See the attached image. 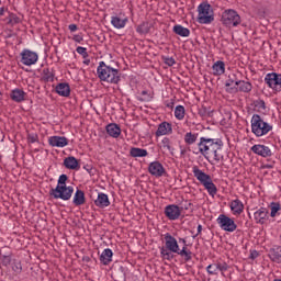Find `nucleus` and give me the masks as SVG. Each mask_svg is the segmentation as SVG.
<instances>
[{"mask_svg":"<svg viewBox=\"0 0 281 281\" xmlns=\"http://www.w3.org/2000/svg\"><path fill=\"white\" fill-rule=\"evenodd\" d=\"M232 85H234V79H228L226 87H232Z\"/></svg>","mask_w":281,"mask_h":281,"instance_id":"53","label":"nucleus"},{"mask_svg":"<svg viewBox=\"0 0 281 281\" xmlns=\"http://www.w3.org/2000/svg\"><path fill=\"white\" fill-rule=\"evenodd\" d=\"M72 41H75V43H81V42L85 41V38H83L82 35H80V34H75V35L72 36Z\"/></svg>","mask_w":281,"mask_h":281,"instance_id":"46","label":"nucleus"},{"mask_svg":"<svg viewBox=\"0 0 281 281\" xmlns=\"http://www.w3.org/2000/svg\"><path fill=\"white\" fill-rule=\"evenodd\" d=\"M216 223L223 232H228L229 234H233V232H236V229H238V225H236L234 218L225 214H220L216 218Z\"/></svg>","mask_w":281,"mask_h":281,"instance_id":"9","label":"nucleus"},{"mask_svg":"<svg viewBox=\"0 0 281 281\" xmlns=\"http://www.w3.org/2000/svg\"><path fill=\"white\" fill-rule=\"evenodd\" d=\"M192 172L193 177H195V179L201 183V186H203V188L206 190L210 196H216L218 188H216V184H214L212 176L205 173V171L201 170L199 166H193Z\"/></svg>","mask_w":281,"mask_h":281,"instance_id":"4","label":"nucleus"},{"mask_svg":"<svg viewBox=\"0 0 281 281\" xmlns=\"http://www.w3.org/2000/svg\"><path fill=\"white\" fill-rule=\"evenodd\" d=\"M29 139H30L31 144H35V142L37 139V136L36 135H30Z\"/></svg>","mask_w":281,"mask_h":281,"instance_id":"49","label":"nucleus"},{"mask_svg":"<svg viewBox=\"0 0 281 281\" xmlns=\"http://www.w3.org/2000/svg\"><path fill=\"white\" fill-rule=\"evenodd\" d=\"M11 269L15 273V276H19V273H21V271H23V266L21 265V261L13 260L11 263Z\"/></svg>","mask_w":281,"mask_h":281,"instance_id":"37","label":"nucleus"},{"mask_svg":"<svg viewBox=\"0 0 281 281\" xmlns=\"http://www.w3.org/2000/svg\"><path fill=\"white\" fill-rule=\"evenodd\" d=\"M142 93H143V95H146V91H143Z\"/></svg>","mask_w":281,"mask_h":281,"instance_id":"58","label":"nucleus"},{"mask_svg":"<svg viewBox=\"0 0 281 281\" xmlns=\"http://www.w3.org/2000/svg\"><path fill=\"white\" fill-rule=\"evenodd\" d=\"M221 21H222V25H224V27H228V30L238 27V25L243 23V19L240 18V14H238V11L234 9H226L222 13Z\"/></svg>","mask_w":281,"mask_h":281,"instance_id":"6","label":"nucleus"},{"mask_svg":"<svg viewBox=\"0 0 281 281\" xmlns=\"http://www.w3.org/2000/svg\"><path fill=\"white\" fill-rule=\"evenodd\" d=\"M72 203L77 207H80V205H85L87 203V198L85 196V191L77 189L74 198H72Z\"/></svg>","mask_w":281,"mask_h":281,"instance_id":"25","label":"nucleus"},{"mask_svg":"<svg viewBox=\"0 0 281 281\" xmlns=\"http://www.w3.org/2000/svg\"><path fill=\"white\" fill-rule=\"evenodd\" d=\"M97 76L99 80L109 85H117L121 80L120 70L106 65L104 61L99 63Z\"/></svg>","mask_w":281,"mask_h":281,"instance_id":"2","label":"nucleus"},{"mask_svg":"<svg viewBox=\"0 0 281 281\" xmlns=\"http://www.w3.org/2000/svg\"><path fill=\"white\" fill-rule=\"evenodd\" d=\"M160 144L165 150H169V153H172V146L170 145V138L164 137L161 139Z\"/></svg>","mask_w":281,"mask_h":281,"instance_id":"40","label":"nucleus"},{"mask_svg":"<svg viewBox=\"0 0 281 281\" xmlns=\"http://www.w3.org/2000/svg\"><path fill=\"white\" fill-rule=\"evenodd\" d=\"M0 5H1V0H0Z\"/></svg>","mask_w":281,"mask_h":281,"instance_id":"59","label":"nucleus"},{"mask_svg":"<svg viewBox=\"0 0 281 281\" xmlns=\"http://www.w3.org/2000/svg\"><path fill=\"white\" fill-rule=\"evenodd\" d=\"M10 262H12V258H10V256L3 255L2 257H0V265H2L3 267H8Z\"/></svg>","mask_w":281,"mask_h":281,"instance_id":"42","label":"nucleus"},{"mask_svg":"<svg viewBox=\"0 0 281 281\" xmlns=\"http://www.w3.org/2000/svg\"><path fill=\"white\" fill-rule=\"evenodd\" d=\"M100 262H102L104 266L111 265V262H113V250H111V248H105L102 251L100 256Z\"/></svg>","mask_w":281,"mask_h":281,"instance_id":"28","label":"nucleus"},{"mask_svg":"<svg viewBox=\"0 0 281 281\" xmlns=\"http://www.w3.org/2000/svg\"><path fill=\"white\" fill-rule=\"evenodd\" d=\"M265 82L269 87V89H272L274 93H280L281 91V74L278 72H269L265 77Z\"/></svg>","mask_w":281,"mask_h":281,"instance_id":"11","label":"nucleus"},{"mask_svg":"<svg viewBox=\"0 0 281 281\" xmlns=\"http://www.w3.org/2000/svg\"><path fill=\"white\" fill-rule=\"evenodd\" d=\"M269 258L272 262L281 265V246H274L269 252Z\"/></svg>","mask_w":281,"mask_h":281,"instance_id":"29","label":"nucleus"},{"mask_svg":"<svg viewBox=\"0 0 281 281\" xmlns=\"http://www.w3.org/2000/svg\"><path fill=\"white\" fill-rule=\"evenodd\" d=\"M3 14H5V8L4 7L0 8V16H3Z\"/></svg>","mask_w":281,"mask_h":281,"instance_id":"54","label":"nucleus"},{"mask_svg":"<svg viewBox=\"0 0 281 281\" xmlns=\"http://www.w3.org/2000/svg\"><path fill=\"white\" fill-rule=\"evenodd\" d=\"M25 91L19 88L13 89L10 93L11 100L18 103L25 102Z\"/></svg>","mask_w":281,"mask_h":281,"instance_id":"26","label":"nucleus"},{"mask_svg":"<svg viewBox=\"0 0 281 281\" xmlns=\"http://www.w3.org/2000/svg\"><path fill=\"white\" fill-rule=\"evenodd\" d=\"M173 33L178 36H181L182 38H188V36H190V29L181 24H177L173 26Z\"/></svg>","mask_w":281,"mask_h":281,"instance_id":"31","label":"nucleus"},{"mask_svg":"<svg viewBox=\"0 0 281 281\" xmlns=\"http://www.w3.org/2000/svg\"><path fill=\"white\" fill-rule=\"evenodd\" d=\"M67 179H68L67 175L59 176L57 186H59V187L67 186Z\"/></svg>","mask_w":281,"mask_h":281,"instance_id":"43","label":"nucleus"},{"mask_svg":"<svg viewBox=\"0 0 281 281\" xmlns=\"http://www.w3.org/2000/svg\"><path fill=\"white\" fill-rule=\"evenodd\" d=\"M9 23H19V18H16L15 15H11Z\"/></svg>","mask_w":281,"mask_h":281,"instance_id":"51","label":"nucleus"},{"mask_svg":"<svg viewBox=\"0 0 281 281\" xmlns=\"http://www.w3.org/2000/svg\"><path fill=\"white\" fill-rule=\"evenodd\" d=\"M156 137H164L166 135H172V124L169 122H162L158 125V128L155 133Z\"/></svg>","mask_w":281,"mask_h":281,"instance_id":"18","label":"nucleus"},{"mask_svg":"<svg viewBox=\"0 0 281 281\" xmlns=\"http://www.w3.org/2000/svg\"><path fill=\"white\" fill-rule=\"evenodd\" d=\"M165 239V248L168 249V251H171V254H177V256H180L184 259L186 262H190L192 260V252L188 247H182V249L179 247V241L175 236H172L170 233H166L164 235Z\"/></svg>","mask_w":281,"mask_h":281,"instance_id":"3","label":"nucleus"},{"mask_svg":"<svg viewBox=\"0 0 281 281\" xmlns=\"http://www.w3.org/2000/svg\"><path fill=\"white\" fill-rule=\"evenodd\" d=\"M256 106H257V109H261L262 111H265L267 109V104L265 103L263 100L257 101Z\"/></svg>","mask_w":281,"mask_h":281,"instance_id":"45","label":"nucleus"},{"mask_svg":"<svg viewBox=\"0 0 281 281\" xmlns=\"http://www.w3.org/2000/svg\"><path fill=\"white\" fill-rule=\"evenodd\" d=\"M172 104H173V103H168L167 106L172 108Z\"/></svg>","mask_w":281,"mask_h":281,"instance_id":"57","label":"nucleus"},{"mask_svg":"<svg viewBox=\"0 0 281 281\" xmlns=\"http://www.w3.org/2000/svg\"><path fill=\"white\" fill-rule=\"evenodd\" d=\"M42 79L45 82H54V72L49 68H44L42 71Z\"/></svg>","mask_w":281,"mask_h":281,"instance_id":"35","label":"nucleus"},{"mask_svg":"<svg viewBox=\"0 0 281 281\" xmlns=\"http://www.w3.org/2000/svg\"><path fill=\"white\" fill-rule=\"evenodd\" d=\"M148 172L149 175H151V177H156V179H159L160 177H164V175H166V168L161 162L156 160L149 164Z\"/></svg>","mask_w":281,"mask_h":281,"instance_id":"13","label":"nucleus"},{"mask_svg":"<svg viewBox=\"0 0 281 281\" xmlns=\"http://www.w3.org/2000/svg\"><path fill=\"white\" fill-rule=\"evenodd\" d=\"M203 232V226L200 224L198 225V233L195 236H193V238H195L196 236H200V234Z\"/></svg>","mask_w":281,"mask_h":281,"instance_id":"50","label":"nucleus"},{"mask_svg":"<svg viewBox=\"0 0 281 281\" xmlns=\"http://www.w3.org/2000/svg\"><path fill=\"white\" fill-rule=\"evenodd\" d=\"M176 120H183L186 117V108L183 105H177L175 109Z\"/></svg>","mask_w":281,"mask_h":281,"instance_id":"36","label":"nucleus"},{"mask_svg":"<svg viewBox=\"0 0 281 281\" xmlns=\"http://www.w3.org/2000/svg\"><path fill=\"white\" fill-rule=\"evenodd\" d=\"M235 86L238 87V91L241 93H251V89H254L251 82L245 80H236Z\"/></svg>","mask_w":281,"mask_h":281,"instance_id":"27","label":"nucleus"},{"mask_svg":"<svg viewBox=\"0 0 281 281\" xmlns=\"http://www.w3.org/2000/svg\"><path fill=\"white\" fill-rule=\"evenodd\" d=\"M179 243H182V247H188V241L186 240V238H179Z\"/></svg>","mask_w":281,"mask_h":281,"instance_id":"52","label":"nucleus"},{"mask_svg":"<svg viewBox=\"0 0 281 281\" xmlns=\"http://www.w3.org/2000/svg\"><path fill=\"white\" fill-rule=\"evenodd\" d=\"M126 23H128V18H120L119 15L111 16V25L115 30H124L126 27Z\"/></svg>","mask_w":281,"mask_h":281,"instance_id":"19","label":"nucleus"},{"mask_svg":"<svg viewBox=\"0 0 281 281\" xmlns=\"http://www.w3.org/2000/svg\"><path fill=\"white\" fill-rule=\"evenodd\" d=\"M251 133L255 137H265L273 131V125L265 121L260 114H254L250 120Z\"/></svg>","mask_w":281,"mask_h":281,"instance_id":"5","label":"nucleus"},{"mask_svg":"<svg viewBox=\"0 0 281 281\" xmlns=\"http://www.w3.org/2000/svg\"><path fill=\"white\" fill-rule=\"evenodd\" d=\"M83 63H85V65H89V63H91V60L86 59Z\"/></svg>","mask_w":281,"mask_h":281,"instance_id":"56","label":"nucleus"},{"mask_svg":"<svg viewBox=\"0 0 281 281\" xmlns=\"http://www.w3.org/2000/svg\"><path fill=\"white\" fill-rule=\"evenodd\" d=\"M68 30H70V32H77V31H78V25H76V24H70V25L68 26Z\"/></svg>","mask_w":281,"mask_h":281,"instance_id":"48","label":"nucleus"},{"mask_svg":"<svg viewBox=\"0 0 281 281\" xmlns=\"http://www.w3.org/2000/svg\"><path fill=\"white\" fill-rule=\"evenodd\" d=\"M221 150H223L222 139L200 137V142L198 143V149L193 150V154L203 155L207 161H211V159H213L215 164H218L223 159Z\"/></svg>","mask_w":281,"mask_h":281,"instance_id":"1","label":"nucleus"},{"mask_svg":"<svg viewBox=\"0 0 281 281\" xmlns=\"http://www.w3.org/2000/svg\"><path fill=\"white\" fill-rule=\"evenodd\" d=\"M190 207H192V203L188 202V201H184L182 203V206L180 207V210H190Z\"/></svg>","mask_w":281,"mask_h":281,"instance_id":"47","label":"nucleus"},{"mask_svg":"<svg viewBox=\"0 0 281 281\" xmlns=\"http://www.w3.org/2000/svg\"><path fill=\"white\" fill-rule=\"evenodd\" d=\"M105 131L110 137H113L114 139H117L120 135H122V128H120V125L115 123H110L106 125Z\"/></svg>","mask_w":281,"mask_h":281,"instance_id":"23","label":"nucleus"},{"mask_svg":"<svg viewBox=\"0 0 281 281\" xmlns=\"http://www.w3.org/2000/svg\"><path fill=\"white\" fill-rule=\"evenodd\" d=\"M55 91L58 93V95H61V98H69V95H71V88L67 82L58 83Z\"/></svg>","mask_w":281,"mask_h":281,"instance_id":"21","label":"nucleus"},{"mask_svg":"<svg viewBox=\"0 0 281 281\" xmlns=\"http://www.w3.org/2000/svg\"><path fill=\"white\" fill-rule=\"evenodd\" d=\"M2 100H3V92L0 91V101H2Z\"/></svg>","mask_w":281,"mask_h":281,"instance_id":"55","label":"nucleus"},{"mask_svg":"<svg viewBox=\"0 0 281 281\" xmlns=\"http://www.w3.org/2000/svg\"><path fill=\"white\" fill-rule=\"evenodd\" d=\"M94 205H97V207H109V205H111V201L109 200V195L106 193H98V198L94 201Z\"/></svg>","mask_w":281,"mask_h":281,"instance_id":"24","label":"nucleus"},{"mask_svg":"<svg viewBox=\"0 0 281 281\" xmlns=\"http://www.w3.org/2000/svg\"><path fill=\"white\" fill-rule=\"evenodd\" d=\"M160 256L164 260H172L175 256H172V251L168 250V248H161L160 249Z\"/></svg>","mask_w":281,"mask_h":281,"instance_id":"38","label":"nucleus"},{"mask_svg":"<svg viewBox=\"0 0 281 281\" xmlns=\"http://www.w3.org/2000/svg\"><path fill=\"white\" fill-rule=\"evenodd\" d=\"M164 63L165 65H168V67H173V65H177V60H175L173 57H165Z\"/></svg>","mask_w":281,"mask_h":281,"instance_id":"44","label":"nucleus"},{"mask_svg":"<svg viewBox=\"0 0 281 281\" xmlns=\"http://www.w3.org/2000/svg\"><path fill=\"white\" fill-rule=\"evenodd\" d=\"M231 211L233 212L234 216H240L241 212H245V204L239 199L233 200L229 203Z\"/></svg>","mask_w":281,"mask_h":281,"instance_id":"20","label":"nucleus"},{"mask_svg":"<svg viewBox=\"0 0 281 281\" xmlns=\"http://www.w3.org/2000/svg\"><path fill=\"white\" fill-rule=\"evenodd\" d=\"M64 166L67 170H80V161L74 156L64 159Z\"/></svg>","mask_w":281,"mask_h":281,"instance_id":"22","label":"nucleus"},{"mask_svg":"<svg viewBox=\"0 0 281 281\" xmlns=\"http://www.w3.org/2000/svg\"><path fill=\"white\" fill-rule=\"evenodd\" d=\"M20 63L25 65V67H32V65H36L38 63V53L24 48L20 53Z\"/></svg>","mask_w":281,"mask_h":281,"instance_id":"10","label":"nucleus"},{"mask_svg":"<svg viewBox=\"0 0 281 281\" xmlns=\"http://www.w3.org/2000/svg\"><path fill=\"white\" fill-rule=\"evenodd\" d=\"M76 52H77V54L82 56V58H85V59L89 58V53H87V47L78 46L76 48Z\"/></svg>","mask_w":281,"mask_h":281,"instance_id":"41","label":"nucleus"},{"mask_svg":"<svg viewBox=\"0 0 281 281\" xmlns=\"http://www.w3.org/2000/svg\"><path fill=\"white\" fill-rule=\"evenodd\" d=\"M254 218L258 225H265L269 221V210L267 207H260L254 213Z\"/></svg>","mask_w":281,"mask_h":281,"instance_id":"17","label":"nucleus"},{"mask_svg":"<svg viewBox=\"0 0 281 281\" xmlns=\"http://www.w3.org/2000/svg\"><path fill=\"white\" fill-rule=\"evenodd\" d=\"M251 153H254V155H258L259 157H271L273 155V153L271 151V148H269V146L267 145H261V144H256L250 148Z\"/></svg>","mask_w":281,"mask_h":281,"instance_id":"15","label":"nucleus"},{"mask_svg":"<svg viewBox=\"0 0 281 281\" xmlns=\"http://www.w3.org/2000/svg\"><path fill=\"white\" fill-rule=\"evenodd\" d=\"M270 210V216L271 218H276V216H280L281 214V204L279 202H271L268 205Z\"/></svg>","mask_w":281,"mask_h":281,"instance_id":"32","label":"nucleus"},{"mask_svg":"<svg viewBox=\"0 0 281 281\" xmlns=\"http://www.w3.org/2000/svg\"><path fill=\"white\" fill-rule=\"evenodd\" d=\"M213 76H223L225 74V61L217 60L212 66Z\"/></svg>","mask_w":281,"mask_h":281,"instance_id":"30","label":"nucleus"},{"mask_svg":"<svg viewBox=\"0 0 281 281\" xmlns=\"http://www.w3.org/2000/svg\"><path fill=\"white\" fill-rule=\"evenodd\" d=\"M131 157H148V150L142 149L139 147H132L130 149Z\"/></svg>","mask_w":281,"mask_h":281,"instance_id":"33","label":"nucleus"},{"mask_svg":"<svg viewBox=\"0 0 281 281\" xmlns=\"http://www.w3.org/2000/svg\"><path fill=\"white\" fill-rule=\"evenodd\" d=\"M53 199H60L61 201H69L74 196V187L72 186H57L55 189H52L49 192Z\"/></svg>","mask_w":281,"mask_h":281,"instance_id":"8","label":"nucleus"},{"mask_svg":"<svg viewBox=\"0 0 281 281\" xmlns=\"http://www.w3.org/2000/svg\"><path fill=\"white\" fill-rule=\"evenodd\" d=\"M196 139H199V134L188 132L184 134V144H188V146H192V144H196Z\"/></svg>","mask_w":281,"mask_h":281,"instance_id":"34","label":"nucleus"},{"mask_svg":"<svg viewBox=\"0 0 281 281\" xmlns=\"http://www.w3.org/2000/svg\"><path fill=\"white\" fill-rule=\"evenodd\" d=\"M136 32L138 34H148V32H150V27L148 26V23L143 22L140 25L136 27Z\"/></svg>","mask_w":281,"mask_h":281,"instance_id":"39","label":"nucleus"},{"mask_svg":"<svg viewBox=\"0 0 281 281\" xmlns=\"http://www.w3.org/2000/svg\"><path fill=\"white\" fill-rule=\"evenodd\" d=\"M165 216L169 221H179L181 216V207L177 204H169L165 207Z\"/></svg>","mask_w":281,"mask_h":281,"instance_id":"14","label":"nucleus"},{"mask_svg":"<svg viewBox=\"0 0 281 281\" xmlns=\"http://www.w3.org/2000/svg\"><path fill=\"white\" fill-rule=\"evenodd\" d=\"M48 144L53 148H65V146H69V139L65 136H49Z\"/></svg>","mask_w":281,"mask_h":281,"instance_id":"16","label":"nucleus"},{"mask_svg":"<svg viewBox=\"0 0 281 281\" xmlns=\"http://www.w3.org/2000/svg\"><path fill=\"white\" fill-rule=\"evenodd\" d=\"M227 269H229V266L227 265V262L217 261L209 265L206 267V272L209 273V276H218V271H221L222 276H224Z\"/></svg>","mask_w":281,"mask_h":281,"instance_id":"12","label":"nucleus"},{"mask_svg":"<svg viewBox=\"0 0 281 281\" xmlns=\"http://www.w3.org/2000/svg\"><path fill=\"white\" fill-rule=\"evenodd\" d=\"M214 21V10L207 2L198 5V23L201 25H210Z\"/></svg>","mask_w":281,"mask_h":281,"instance_id":"7","label":"nucleus"}]
</instances>
